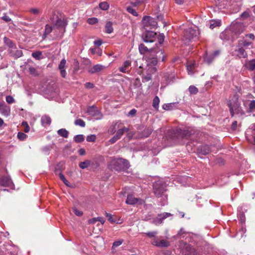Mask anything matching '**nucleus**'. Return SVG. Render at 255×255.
I'll return each mask as SVG.
<instances>
[{"label": "nucleus", "instance_id": "1", "mask_svg": "<svg viewBox=\"0 0 255 255\" xmlns=\"http://www.w3.org/2000/svg\"><path fill=\"white\" fill-rule=\"evenodd\" d=\"M129 163L128 160L116 157H110L108 161V167L111 170L125 171L128 169Z\"/></svg>", "mask_w": 255, "mask_h": 255}, {"label": "nucleus", "instance_id": "2", "mask_svg": "<svg viewBox=\"0 0 255 255\" xmlns=\"http://www.w3.org/2000/svg\"><path fill=\"white\" fill-rule=\"evenodd\" d=\"M144 58L147 63V65L154 66L157 64L158 60L161 59L164 61L165 56L162 50L151 48H150V53L145 55Z\"/></svg>", "mask_w": 255, "mask_h": 255}, {"label": "nucleus", "instance_id": "3", "mask_svg": "<svg viewBox=\"0 0 255 255\" xmlns=\"http://www.w3.org/2000/svg\"><path fill=\"white\" fill-rule=\"evenodd\" d=\"M199 32L198 29L190 27L184 30L183 36L187 42L198 39Z\"/></svg>", "mask_w": 255, "mask_h": 255}, {"label": "nucleus", "instance_id": "4", "mask_svg": "<svg viewBox=\"0 0 255 255\" xmlns=\"http://www.w3.org/2000/svg\"><path fill=\"white\" fill-rule=\"evenodd\" d=\"M228 105L230 108V112L232 117H233L235 114H240L241 115L245 114L242 108L240 107V104L239 103L237 99H236L235 101L229 102Z\"/></svg>", "mask_w": 255, "mask_h": 255}, {"label": "nucleus", "instance_id": "5", "mask_svg": "<svg viewBox=\"0 0 255 255\" xmlns=\"http://www.w3.org/2000/svg\"><path fill=\"white\" fill-rule=\"evenodd\" d=\"M142 21L143 27L146 30L154 28L157 25V22L155 19L150 16H144Z\"/></svg>", "mask_w": 255, "mask_h": 255}, {"label": "nucleus", "instance_id": "6", "mask_svg": "<svg viewBox=\"0 0 255 255\" xmlns=\"http://www.w3.org/2000/svg\"><path fill=\"white\" fill-rule=\"evenodd\" d=\"M166 186L162 182H156L153 183V190L155 195L158 197H161L166 191Z\"/></svg>", "mask_w": 255, "mask_h": 255}, {"label": "nucleus", "instance_id": "7", "mask_svg": "<svg viewBox=\"0 0 255 255\" xmlns=\"http://www.w3.org/2000/svg\"><path fill=\"white\" fill-rule=\"evenodd\" d=\"M141 37L144 42L152 43L156 39V33L152 31L146 30V31L142 34Z\"/></svg>", "mask_w": 255, "mask_h": 255}, {"label": "nucleus", "instance_id": "8", "mask_svg": "<svg viewBox=\"0 0 255 255\" xmlns=\"http://www.w3.org/2000/svg\"><path fill=\"white\" fill-rule=\"evenodd\" d=\"M156 71V68L150 65H147L146 69L143 70L142 65H139L138 66V69L137 70V73L139 75H144V73L146 74H150L151 76L152 74H154Z\"/></svg>", "mask_w": 255, "mask_h": 255}, {"label": "nucleus", "instance_id": "9", "mask_svg": "<svg viewBox=\"0 0 255 255\" xmlns=\"http://www.w3.org/2000/svg\"><path fill=\"white\" fill-rule=\"evenodd\" d=\"M166 137L170 142L174 143L176 142L180 139L178 129L168 130Z\"/></svg>", "mask_w": 255, "mask_h": 255}, {"label": "nucleus", "instance_id": "10", "mask_svg": "<svg viewBox=\"0 0 255 255\" xmlns=\"http://www.w3.org/2000/svg\"><path fill=\"white\" fill-rule=\"evenodd\" d=\"M182 254L184 255H195L196 251L190 245L183 243L180 245Z\"/></svg>", "mask_w": 255, "mask_h": 255}, {"label": "nucleus", "instance_id": "11", "mask_svg": "<svg viewBox=\"0 0 255 255\" xmlns=\"http://www.w3.org/2000/svg\"><path fill=\"white\" fill-rule=\"evenodd\" d=\"M67 24L66 19L61 17H59L56 16V19L55 21H52V25L53 27H56L57 28H65Z\"/></svg>", "mask_w": 255, "mask_h": 255}, {"label": "nucleus", "instance_id": "12", "mask_svg": "<svg viewBox=\"0 0 255 255\" xmlns=\"http://www.w3.org/2000/svg\"><path fill=\"white\" fill-rule=\"evenodd\" d=\"M172 216V215L171 214L166 212L162 214H159L156 218L153 219L152 222L155 225H158L161 224L165 219Z\"/></svg>", "mask_w": 255, "mask_h": 255}, {"label": "nucleus", "instance_id": "13", "mask_svg": "<svg viewBox=\"0 0 255 255\" xmlns=\"http://www.w3.org/2000/svg\"><path fill=\"white\" fill-rule=\"evenodd\" d=\"M126 203L129 205H134L138 203L139 204H142L143 203V201L140 198L134 197L132 194H129L127 196Z\"/></svg>", "mask_w": 255, "mask_h": 255}, {"label": "nucleus", "instance_id": "14", "mask_svg": "<svg viewBox=\"0 0 255 255\" xmlns=\"http://www.w3.org/2000/svg\"><path fill=\"white\" fill-rule=\"evenodd\" d=\"M87 113L91 116L95 117L97 120L101 119L103 117L101 113L93 106L88 109Z\"/></svg>", "mask_w": 255, "mask_h": 255}, {"label": "nucleus", "instance_id": "15", "mask_svg": "<svg viewBox=\"0 0 255 255\" xmlns=\"http://www.w3.org/2000/svg\"><path fill=\"white\" fill-rule=\"evenodd\" d=\"M235 52H237V55L240 58H246L248 57V54L246 52L244 47H242L241 45H238L236 48Z\"/></svg>", "mask_w": 255, "mask_h": 255}, {"label": "nucleus", "instance_id": "16", "mask_svg": "<svg viewBox=\"0 0 255 255\" xmlns=\"http://www.w3.org/2000/svg\"><path fill=\"white\" fill-rule=\"evenodd\" d=\"M232 29L236 34H240L245 30V26L243 23H236L232 26Z\"/></svg>", "mask_w": 255, "mask_h": 255}, {"label": "nucleus", "instance_id": "17", "mask_svg": "<svg viewBox=\"0 0 255 255\" xmlns=\"http://www.w3.org/2000/svg\"><path fill=\"white\" fill-rule=\"evenodd\" d=\"M178 130L180 139L184 138H187L193 134L192 131L189 129H182L179 128Z\"/></svg>", "mask_w": 255, "mask_h": 255}, {"label": "nucleus", "instance_id": "18", "mask_svg": "<svg viewBox=\"0 0 255 255\" xmlns=\"http://www.w3.org/2000/svg\"><path fill=\"white\" fill-rule=\"evenodd\" d=\"M0 184L3 186L10 187L12 184V183L9 177L4 176L0 179Z\"/></svg>", "mask_w": 255, "mask_h": 255}, {"label": "nucleus", "instance_id": "19", "mask_svg": "<svg viewBox=\"0 0 255 255\" xmlns=\"http://www.w3.org/2000/svg\"><path fill=\"white\" fill-rule=\"evenodd\" d=\"M9 51L10 55L15 59L19 58L22 55V51L16 49L15 46L13 49H9Z\"/></svg>", "mask_w": 255, "mask_h": 255}, {"label": "nucleus", "instance_id": "20", "mask_svg": "<svg viewBox=\"0 0 255 255\" xmlns=\"http://www.w3.org/2000/svg\"><path fill=\"white\" fill-rule=\"evenodd\" d=\"M131 65L130 61L127 60L124 62L123 65L119 68L120 72L123 73H128L129 72V67Z\"/></svg>", "mask_w": 255, "mask_h": 255}, {"label": "nucleus", "instance_id": "21", "mask_svg": "<svg viewBox=\"0 0 255 255\" xmlns=\"http://www.w3.org/2000/svg\"><path fill=\"white\" fill-rule=\"evenodd\" d=\"M105 67L102 65L97 64L94 65L93 67L91 68L89 70V72L91 74H94L95 73H98L102 71L103 70L105 69Z\"/></svg>", "mask_w": 255, "mask_h": 255}, {"label": "nucleus", "instance_id": "22", "mask_svg": "<svg viewBox=\"0 0 255 255\" xmlns=\"http://www.w3.org/2000/svg\"><path fill=\"white\" fill-rule=\"evenodd\" d=\"M199 152L203 155H207L211 152V149L209 145H201L199 148Z\"/></svg>", "mask_w": 255, "mask_h": 255}, {"label": "nucleus", "instance_id": "23", "mask_svg": "<svg viewBox=\"0 0 255 255\" xmlns=\"http://www.w3.org/2000/svg\"><path fill=\"white\" fill-rule=\"evenodd\" d=\"M42 125L44 126H49L51 123V119L50 117L47 115H44L41 119Z\"/></svg>", "mask_w": 255, "mask_h": 255}, {"label": "nucleus", "instance_id": "24", "mask_svg": "<svg viewBox=\"0 0 255 255\" xmlns=\"http://www.w3.org/2000/svg\"><path fill=\"white\" fill-rule=\"evenodd\" d=\"M0 112L3 115L8 117L10 113V108L8 106L3 105L0 108Z\"/></svg>", "mask_w": 255, "mask_h": 255}, {"label": "nucleus", "instance_id": "25", "mask_svg": "<svg viewBox=\"0 0 255 255\" xmlns=\"http://www.w3.org/2000/svg\"><path fill=\"white\" fill-rule=\"evenodd\" d=\"M139 52L141 54H147L150 53V48L148 49L144 44L141 43L138 46Z\"/></svg>", "mask_w": 255, "mask_h": 255}, {"label": "nucleus", "instance_id": "26", "mask_svg": "<svg viewBox=\"0 0 255 255\" xmlns=\"http://www.w3.org/2000/svg\"><path fill=\"white\" fill-rule=\"evenodd\" d=\"M247 68L250 71L255 70V59L248 61L246 64Z\"/></svg>", "mask_w": 255, "mask_h": 255}, {"label": "nucleus", "instance_id": "27", "mask_svg": "<svg viewBox=\"0 0 255 255\" xmlns=\"http://www.w3.org/2000/svg\"><path fill=\"white\" fill-rule=\"evenodd\" d=\"M129 130V128L126 127H124L121 129H119L117 131L116 135L117 137H118L119 139H120L125 132H128Z\"/></svg>", "mask_w": 255, "mask_h": 255}, {"label": "nucleus", "instance_id": "28", "mask_svg": "<svg viewBox=\"0 0 255 255\" xmlns=\"http://www.w3.org/2000/svg\"><path fill=\"white\" fill-rule=\"evenodd\" d=\"M152 129L150 128H145L141 133V137L145 138L148 137L152 132Z\"/></svg>", "mask_w": 255, "mask_h": 255}, {"label": "nucleus", "instance_id": "29", "mask_svg": "<svg viewBox=\"0 0 255 255\" xmlns=\"http://www.w3.org/2000/svg\"><path fill=\"white\" fill-rule=\"evenodd\" d=\"M93 164L94 162H92L91 160H86L83 162H81L79 163V167L82 169H85L89 166L91 164Z\"/></svg>", "mask_w": 255, "mask_h": 255}, {"label": "nucleus", "instance_id": "30", "mask_svg": "<svg viewBox=\"0 0 255 255\" xmlns=\"http://www.w3.org/2000/svg\"><path fill=\"white\" fill-rule=\"evenodd\" d=\"M106 32L107 33H111L113 32V22L108 21L105 25Z\"/></svg>", "mask_w": 255, "mask_h": 255}, {"label": "nucleus", "instance_id": "31", "mask_svg": "<svg viewBox=\"0 0 255 255\" xmlns=\"http://www.w3.org/2000/svg\"><path fill=\"white\" fill-rule=\"evenodd\" d=\"M63 164L62 163H59L57 164L55 168L54 173L56 175H59V173H62V171L63 170Z\"/></svg>", "mask_w": 255, "mask_h": 255}, {"label": "nucleus", "instance_id": "32", "mask_svg": "<svg viewBox=\"0 0 255 255\" xmlns=\"http://www.w3.org/2000/svg\"><path fill=\"white\" fill-rule=\"evenodd\" d=\"M58 134L65 138H67L69 134V132L65 128H61L57 131Z\"/></svg>", "mask_w": 255, "mask_h": 255}, {"label": "nucleus", "instance_id": "33", "mask_svg": "<svg viewBox=\"0 0 255 255\" xmlns=\"http://www.w3.org/2000/svg\"><path fill=\"white\" fill-rule=\"evenodd\" d=\"M3 41L4 43L10 48V49H13V48L15 46L13 42L10 39L6 37H4Z\"/></svg>", "mask_w": 255, "mask_h": 255}, {"label": "nucleus", "instance_id": "34", "mask_svg": "<svg viewBox=\"0 0 255 255\" xmlns=\"http://www.w3.org/2000/svg\"><path fill=\"white\" fill-rule=\"evenodd\" d=\"M160 100L158 96H155L153 99L152 106L156 110H158L159 108Z\"/></svg>", "mask_w": 255, "mask_h": 255}, {"label": "nucleus", "instance_id": "35", "mask_svg": "<svg viewBox=\"0 0 255 255\" xmlns=\"http://www.w3.org/2000/svg\"><path fill=\"white\" fill-rule=\"evenodd\" d=\"M145 0H130V3L133 6H137L145 2Z\"/></svg>", "mask_w": 255, "mask_h": 255}, {"label": "nucleus", "instance_id": "36", "mask_svg": "<svg viewBox=\"0 0 255 255\" xmlns=\"http://www.w3.org/2000/svg\"><path fill=\"white\" fill-rule=\"evenodd\" d=\"M214 56H213L212 54L210 55L206 54V55L204 56V60L208 64H210L212 63V62L214 60Z\"/></svg>", "mask_w": 255, "mask_h": 255}, {"label": "nucleus", "instance_id": "37", "mask_svg": "<svg viewBox=\"0 0 255 255\" xmlns=\"http://www.w3.org/2000/svg\"><path fill=\"white\" fill-rule=\"evenodd\" d=\"M28 72L29 73L34 76H37L39 75L38 72L36 70V69L33 67L31 66H28Z\"/></svg>", "mask_w": 255, "mask_h": 255}, {"label": "nucleus", "instance_id": "38", "mask_svg": "<svg viewBox=\"0 0 255 255\" xmlns=\"http://www.w3.org/2000/svg\"><path fill=\"white\" fill-rule=\"evenodd\" d=\"M74 140L77 143L82 142L84 140V136L83 134L76 135L74 136Z\"/></svg>", "mask_w": 255, "mask_h": 255}, {"label": "nucleus", "instance_id": "39", "mask_svg": "<svg viewBox=\"0 0 255 255\" xmlns=\"http://www.w3.org/2000/svg\"><path fill=\"white\" fill-rule=\"evenodd\" d=\"M99 7L104 10H106L109 8V4L106 1L101 2L99 3Z\"/></svg>", "mask_w": 255, "mask_h": 255}, {"label": "nucleus", "instance_id": "40", "mask_svg": "<svg viewBox=\"0 0 255 255\" xmlns=\"http://www.w3.org/2000/svg\"><path fill=\"white\" fill-rule=\"evenodd\" d=\"M170 244L169 243L164 240H162L161 241H159V244H158V247L160 248H163V247H168L169 246Z\"/></svg>", "mask_w": 255, "mask_h": 255}, {"label": "nucleus", "instance_id": "41", "mask_svg": "<svg viewBox=\"0 0 255 255\" xmlns=\"http://www.w3.org/2000/svg\"><path fill=\"white\" fill-rule=\"evenodd\" d=\"M74 124L76 126H79L81 127H85L86 126L85 122L80 119H77L75 121Z\"/></svg>", "mask_w": 255, "mask_h": 255}, {"label": "nucleus", "instance_id": "42", "mask_svg": "<svg viewBox=\"0 0 255 255\" xmlns=\"http://www.w3.org/2000/svg\"><path fill=\"white\" fill-rule=\"evenodd\" d=\"M251 44V42H249L247 40H240L239 41L238 43L239 45H241V46L244 48L250 46Z\"/></svg>", "mask_w": 255, "mask_h": 255}, {"label": "nucleus", "instance_id": "43", "mask_svg": "<svg viewBox=\"0 0 255 255\" xmlns=\"http://www.w3.org/2000/svg\"><path fill=\"white\" fill-rule=\"evenodd\" d=\"M127 10L128 12L132 14L133 16H138L137 12L136 11V10L134 9H133L131 6H128L127 7Z\"/></svg>", "mask_w": 255, "mask_h": 255}, {"label": "nucleus", "instance_id": "44", "mask_svg": "<svg viewBox=\"0 0 255 255\" xmlns=\"http://www.w3.org/2000/svg\"><path fill=\"white\" fill-rule=\"evenodd\" d=\"M188 90L191 94H196L198 92V89L193 85L189 87Z\"/></svg>", "mask_w": 255, "mask_h": 255}, {"label": "nucleus", "instance_id": "45", "mask_svg": "<svg viewBox=\"0 0 255 255\" xmlns=\"http://www.w3.org/2000/svg\"><path fill=\"white\" fill-rule=\"evenodd\" d=\"M174 106V103H169L167 104H164L162 106V108L165 110H170L173 109Z\"/></svg>", "mask_w": 255, "mask_h": 255}, {"label": "nucleus", "instance_id": "46", "mask_svg": "<svg viewBox=\"0 0 255 255\" xmlns=\"http://www.w3.org/2000/svg\"><path fill=\"white\" fill-rule=\"evenodd\" d=\"M27 137V135L22 132H19L17 133V137L20 140H24Z\"/></svg>", "mask_w": 255, "mask_h": 255}, {"label": "nucleus", "instance_id": "47", "mask_svg": "<svg viewBox=\"0 0 255 255\" xmlns=\"http://www.w3.org/2000/svg\"><path fill=\"white\" fill-rule=\"evenodd\" d=\"M195 68V64H191L187 66V70L189 74H193V70Z\"/></svg>", "mask_w": 255, "mask_h": 255}, {"label": "nucleus", "instance_id": "48", "mask_svg": "<svg viewBox=\"0 0 255 255\" xmlns=\"http://www.w3.org/2000/svg\"><path fill=\"white\" fill-rule=\"evenodd\" d=\"M53 27V26H50L48 24L46 25L44 34L47 35L51 33Z\"/></svg>", "mask_w": 255, "mask_h": 255}, {"label": "nucleus", "instance_id": "49", "mask_svg": "<svg viewBox=\"0 0 255 255\" xmlns=\"http://www.w3.org/2000/svg\"><path fill=\"white\" fill-rule=\"evenodd\" d=\"M123 240H119L118 241L114 242L113 244L112 248L114 249L120 246L123 243Z\"/></svg>", "mask_w": 255, "mask_h": 255}, {"label": "nucleus", "instance_id": "50", "mask_svg": "<svg viewBox=\"0 0 255 255\" xmlns=\"http://www.w3.org/2000/svg\"><path fill=\"white\" fill-rule=\"evenodd\" d=\"M66 63V60L64 59H62L60 61V64H59V66H58L59 69V70L65 69L64 68L65 67Z\"/></svg>", "mask_w": 255, "mask_h": 255}, {"label": "nucleus", "instance_id": "51", "mask_svg": "<svg viewBox=\"0 0 255 255\" xmlns=\"http://www.w3.org/2000/svg\"><path fill=\"white\" fill-rule=\"evenodd\" d=\"M42 53L40 51H36L32 53V57L36 59H39Z\"/></svg>", "mask_w": 255, "mask_h": 255}, {"label": "nucleus", "instance_id": "52", "mask_svg": "<svg viewBox=\"0 0 255 255\" xmlns=\"http://www.w3.org/2000/svg\"><path fill=\"white\" fill-rule=\"evenodd\" d=\"M157 234V231L149 232L145 233V235L149 238L154 237Z\"/></svg>", "mask_w": 255, "mask_h": 255}, {"label": "nucleus", "instance_id": "53", "mask_svg": "<svg viewBox=\"0 0 255 255\" xmlns=\"http://www.w3.org/2000/svg\"><path fill=\"white\" fill-rule=\"evenodd\" d=\"M145 74V73H144ZM142 77V82H147L151 79V76L149 74H144Z\"/></svg>", "mask_w": 255, "mask_h": 255}, {"label": "nucleus", "instance_id": "54", "mask_svg": "<svg viewBox=\"0 0 255 255\" xmlns=\"http://www.w3.org/2000/svg\"><path fill=\"white\" fill-rule=\"evenodd\" d=\"M250 11L249 10H247L244 12H243L241 16L243 17L244 19L247 18L248 17H250Z\"/></svg>", "mask_w": 255, "mask_h": 255}, {"label": "nucleus", "instance_id": "55", "mask_svg": "<svg viewBox=\"0 0 255 255\" xmlns=\"http://www.w3.org/2000/svg\"><path fill=\"white\" fill-rule=\"evenodd\" d=\"M22 126L23 127V131L25 132H27L29 131L30 128L28 125L27 123L25 122L22 123Z\"/></svg>", "mask_w": 255, "mask_h": 255}, {"label": "nucleus", "instance_id": "56", "mask_svg": "<svg viewBox=\"0 0 255 255\" xmlns=\"http://www.w3.org/2000/svg\"><path fill=\"white\" fill-rule=\"evenodd\" d=\"M98 20L97 18H90L88 19V22L90 24H94L98 23Z\"/></svg>", "mask_w": 255, "mask_h": 255}, {"label": "nucleus", "instance_id": "57", "mask_svg": "<svg viewBox=\"0 0 255 255\" xmlns=\"http://www.w3.org/2000/svg\"><path fill=\"white\" fill-rule=\"evenodd\" d=\"M87 141L88 142H94L96 140V136L94 134H91L90 135H88L87 137Z\"/></svg>", "mask_w": 255, "mask_h": 255}, {"label": "nucleus", "instance_id": "58", "mask_svg": "<svg viewBox=\"0 0 255 255\" xmlns=\"http://www.w3.org/2000/svg\"><path fill=\"white\" fill-rule=\"evenodd\" d=\"M106 216L108 218V220L112 223H116V221L113 218L112 215L111 214L106 213Z\"/></svg>", "mask_w": 255, "mask_h": 255}, {"label": "nucleus", "instance_id": "59", "mask_svg": "<svg viewBox=\"0 0 255 255\" xmlns=\"http://www.w3.org/2000/svg\"><path fill=\"white\" fill-rule=\"evenodd\" d=\"M29 11L31 13L35 15H38L41 13V11L38 8H31Z\"/></svg>", "mask_w": 255, "mask_h": 255}, {"label": "nucleus", "instance_id": "60", "mask_svg": "<svg viewBox=\"0 0 255 255\" xmlns=\"http://www.w3.org/2000/svg\"><path fill=\"white\" fill-rule=\"evenodd\" d=\"M73 212L76 215H77L78 216H81L83 215V212L78 210L76 208H73Z\"/></svg>", "mask_w": 255, "mask_h": 255}, {"label": "nucleus", "instance_id": "61", "mask_svg": "<svg viewBox=\"0 0 255 255\" xmlns=\"http://www.w3.org/2000/svg\"><path fill=\"white\" fill-rule=\"evenodd\" d=\"M6 101L8 104H12L14 102V100L12 96H7L6 97Z\"/></svg>", "mask_w": 255, "mask_h": 255}, {"label": "nucleus", "instance_id": "62", "mask_svg": "<svg viewBox=\"0 0 255 255\" xmlns=\"http://www.w3.org/2000/svg\"><path fill=\"white\" fill-rule=\"evenodd\" d=\"M249 108L251 111L255 110V100H252L249 104Z\"/></svg>", "mask_w": 255, "mask_h": 255}, {"label": "nucleus", "instance_id": "63", "mask_svg": "<svg viewBox=\"0 0 255 255\" xmlns=\"http://www.w3.org/2000/svg\"><path fill=\"white\" fill-rule=\"evenodd\" d=\"M164 39V35L163 34H160L158 37V40L159 44H162Z\"/></svg>", "mask_w": 255, "mask_h": 255}, {"label": "nucleus", "instance_id": "64", "mask_svg": "<svg viewBox=\"0 0 255 255\" xmlns=\"http://www.w3.org/2000/svg\"><path fill=\"white\" fill-rule=\"evenodd\" d=\"M136 110L134 109L131 110L128 114L127 116L128 117H133L135 116L136 113Z\"/></svg>", "mask_w": 255, "mask_h": 255}]
</instances>
